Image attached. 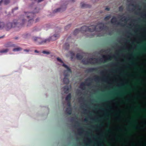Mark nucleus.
Returning <instances> with one entry per match:
<instances>
[{
  "mask_svg": "<svg viewBox=\"0 0 146 146\" xmlns=\"http://www.w3.org/2000/svg\"><path fill=\"white\" fill-rule=\"evenodd\" d=\"M39 11V9L36 8L33 12H25L24 16L27 18L28 21L23 19L21 23L17 22L16 20H14L13 23L8 22L5 24L4 22L0 21V30L5 29L7 31H8L12 27H15L19 25L22 26L27 22V26H30L34 22V19L35 17V13H38Z\"/></svg>",
  "mask_w": 146,
  "mask_h": 146,
  "instance_id": "nucleus-1",
  "label": "nucleus"
},
{
  "mask_svg": "<svg viewBox=\"0 0 146 146\" xmlns=\"http://www.w3.org/2000/svg\"><path fill=\"white\" fill-rule=\"evenodd\" d=\"M97 25H92L88 27L86 26H84L82 27L80 29V31L82 32L88 31L89 32H93L94 31H97L96 29Z\"/></svg>",
  "mask_w": 146,
  "mask_h": 146,
  "instance_id": "nucleus-2",
  "label": "nucleus"
},
{
  "mask_svg": "<svg viewBox=\"0 0 146 146\" xmlns=\"http://www.w3.org/2000/svg\"><path fill=\"white\" fill-rule=\"evenodd\" d=\"M94 59L95 60V61L97 63H98V62H103L102 58L98 59L96 58H91L87 60L83 59L82 60V62L83 64L85 65H88L89 63L93 64H94V62H92V61H93Z\"/></svg>",
  "mask_w": 146,
  "mask_h": 146,
  "instance_id": "nucleus-3",
  "label": "nucleus"
},
{
  "mask_svg": "<svg viewBox=\"0 0 146 146\" xmlns=\"http://www.w3.org/2000/svg\"><path fill=\"white\" fill-rule=\"evenodd\" d=\"M68 70H65L64 71V78L63 79V82L64 84H69V79L68 78V77L70 76V74Z\"/></svg>",
  "mask_w": 146,
  "mask_h": 146,
  "instance_id": "nucleus-4",
  "label": "nucleus"
},
{
  "mask_svg": "<svg viewBox=\"0 0 146 146\" xmlns=\"http://www.w3.org/2000/svg\"><path fill=\"white\" fill-rule=\"evenodd\" d=\"M111 23L113 25H119L121 26H124L125 25V24H124L121 23L120 22H117V18L115 16H113L111 20Z\"/></svg>",
  "mask_w": 146,
  "mask_h": 146,
  "instance_id": "nucleus-5",
  "label": "nucleus"
},
{
  "mask_svg": "<svg viewBox=\"0 0 146 146\" xmlns=\"http://www.w3.org/2000/svg\"><path fill=\"white\" fill-rule=\"evenodd\" d=\"M50 41V39L46 38L44 40L41 38L38 37L37 41V44H41L45 43L46 42H49Z\"/></svg>",
  "mask_w": 146,
  "mask_h": 146,
  "instance_id": "nucleus-6",
  "label": "nucleus"
},
{
  "mask_svg": "<svg viewBox=\"0 0 146 146\" xmlns=\"http://www.w3.org/2000/svg\"><path fill=\"white\" fill-rule=\"evenodd\" d=\"M57 60L58 61L63 64L62 65V66L66 68L68 72H70V73H72V71L70 68L68 67L67 65L64 64L63 62L59 58L57 57Z\"/></svg>",
  "mask_w": 146,
  "mask_h": 146,
  "instance_id": "nucleus-7",
  "label": "nucleus"
},
{
  "mask_svg": "<svg viewBox=\"0 0 146 146\" xmlns=\"http://www.w3.org/2000/svg\"><path fill=\"white\" fill-rule=\"evenodd\" d=\"M104 115H105L106 117L105 118H103V117H100L98 118H97L96 119H92V120L96 121V122H99L101 120L103 119H108L107 117L108 116V114L107 113H106Z\"/></svg>",
  "mask_w": 146,
  "mask_h": 146,
  "instance_id": "nucleus-8",
  "label": "nucleus"
},
{
  "mask_svg": "<svg viewBox=\"0 0 146 146\" xmlns=\"http://www.w3.org/2000/svg\"><path fill=\"white\" fill-rule=\"evenodd\" d=\"M66 8V5H64L62 7L60 8H58L54 10L53 11L54 13H56L57 12H62L64 11Z\"/></svg>",
  "mask_w": 146,
  "mask_h": 146,
  "instance_id": "nucleus-9",
  "label": "nucleus"
},
{
  "mask_svg": "<svg viewBox=\"0 0 146 146\" xmlns=\"http://www.w3.org/2000/svg\"><path fill=\"white\" fill-rule=\"evenodd\" d=\"M91 84L90 83H87V82H85L82 83L80 85V88L83 90H84L85 89V85H86L87 86H89Z\"/></svg>",
  "mask_w": 146,
  "mask_h": 146,
  "instance_id": "nucleus-10",
  "label": "nucleus"
},
{
  "mask_svg": "<svg viewBox=\"0 0 146 146\" xmlns=\"http://www.w3.org/2000/svg\"><path fill=\"white\" fill-rule=\"evenodd\" d=\"M59 34H55L53 36L51 37L48 38L50 39V41H54L56 40L59 37Z\"/></svg>",
  "mask_w": 146,
  "mask_h": 146,
  "instance_id": "nucleus-11",
  "label": "nucleus"
},
{
  "mask_svg": "<svg viewBox=\"0 0 146 146\" xmlns=\"http://www.w3.org/2000/svg\"><path fill=\"white\" fill-rule=\"evenodd\" d=\"M103 58L104 59V63L106 62H107V60H111L112 57L110 55H103Z\"/></svg>",
  "mask_w": 146,
  "mask_h": 146,
  "instance_id": "nucleus-12",
  "label": "nucleus"
},
{
  "mask_svg": "<svg viewBox=\"0 0 146 146\" xmlns=\"http://www.w3.org/2000/svg\"><path fill=\"white\" fill-rule=\"evenodd\" d=\"M5 47H15L16 46L15 44H13L11 42H8L5 45Z\"/></svg>",
  "mask_w": 146,
  "mask_h": 146,
  "instance_id": "nucleus-13",
  "label": "nucleus"
},
{
  "mask_svg": "<svg viewBox=\"0 0 146 146\" xmlns=\"http://www.w3.org/2000/svg\"><path fill=\"white\" fill-rule=\"evenodd\" d=\"M31 36V35L29 33H25L22 36L23 38H30Z\"/></svg>",
  "mask_w": 146,
  "mask_h": 146,
  "instance_id": "nucleus-14",
  "label": "nucleus"
},
{
  "mask_svg": "<svg viewBox=\"0 0 146 146\" xmlns=\"http://www.w3.org/2000/svg\"><path fill=\"white\" fill-rule=\"evenodd\" d=\"M81 6L82 8H86L90 7V5L84 3L83 2H82L80 3Z\"/></svg>",
  "mask_w": 146,
  "mask_h": 146,
  "instance_id": "nucleus-15",
  "label": "nucleus"
},
{
  "mask_svg": "<svg viewBox=\"0 0 146 146\" xmlns=\"http://www.w3.org/2000/svg\"><path fill=\"white\" fill-rule=\"evenodd\" d=\"M98 68H90L88 69V71L89 72H92L94 71H96L98 70Z\"/></svg>",
  "mask_w": 146,
  "mask_h": 146,
  "instance_id": "nucleus-16",
  "label": "nucleus"
},
{
  "mask_svg": "<svg viewBox=\"0 0 146 146\" xmlns=\"http://www.w3.org/2000/svg\"><path fill=\"white\" fill-rule=\"evenodd\" d=\"M98 25H101V26L99 27V29L101 30H103L104 27V24L102 22L99 23Z\"/></svg>",
  "mask_w": 146,
  "mask_h": 146,
  "instance_id": "nucleus-17",
  "label": "nucleus"
},
{
  "mask_svg": "<svg viewBox=\"0 0 146 146\" xmlns=\"http://www.w3.org/2000/svg\"><path fill=\"white\" fill-rule=\"evenodd\" d=\"M71 98V94L70 93L66 96L65 100L67 102L70 101V100Z\"/></svg>",
  "mask_w": 146,
  "mask_h": 146,
  "instance_id": "nucleus-18",
  "label": "nucleus"
},
{
  "mask_svg": "<svg viewBox=\"0 0 146 146\" xmlns=\"http://www.w3.org/2000/svg\"><path fill=\"white\" fill-rule=\"evenodd\" d=\"M76 57L77 59L80 60L82 58L83 56L80 53H77L76 55Z\"/></svg>",
  "mask_w": 146,
  "mask_h": 146,
  "instance_id": "nucleus-19",
  "label": "nucleus"
},
{
  "mask_svg": "<svg viewBox=\"0 0 146 146\" xmlns=\"http://www.w3.org/2000/svg\"><path fill=\"white\" fill-rule=\"evenodd\" d=\"M66 111L69 115L71 114L72 112V110L71 108H66Z\"/></svg>",
  "mask_w": 146,
  "mask_h": 146,
  "instance_id": "nucleus-20",
  "label": "nucleus"
},
{
  "mask_svg": "<svg viewBox=\"0 0 146 146\" xmlns=\"http://www.w3.org/2000/svg\"><path fill=\"white\" fill-rule=\"evenodd\" d=\"M63 89L64 91V93H66L69 90V87L68 86H65L63 88Z\"/></svg>",
  "mask_w": 146,
  "mask_h": 146,
  "instance_id": "nucleus-21",
  "label": "nucleus"
},
{
  "mask_svg": "<svg viewBox=\"0 0 146 146\" xmlns=\"http://www.w3.org/2000/svg\"><path fill=\"white\" fill-rule=\"evenodd\" d=\"M115 65V64L114 63L111 62V63L108 64L107 65H104V66H103L102 67L104 68L105 67H106V66L111 67V66H114Z\"/></svg>",
  "mask_w": 146,
  "mask_h": 146,
  "instance_id": "nucleus-22",
  "label": "nucleus"
},
{
  "mask_svg": "<svg viewBox=\"0 0 146 146\" xmlns=\"http://www.w3.org/2000/svg\"><path fill=\"white\" fill-rule=\"evenodd\" d=\"M69 45L68 43H65L64 45V48L66 50H68L69 49Z\"/></svg>",
  "mask_w": 146,
  "mask_h": 146,
  "instance_id": "nucleus-23",
  "label": "nucleus"
},
{
  "mask_svg": "<svg viewBox=\"0 0 146 146\" xmlns=\"http://www.w3.org/2000/svg\"><path fill=\"white\" fill-rule=\"evenodd\" d=\"M127 122L129 123H135L136 122L135 120L133 119H130L127 120Z\"/></svg>",
  "mask_w": 146,
  "mask_h": 146,
  "instance_id": "nucleus-24",
  "label": "nucleus"
},
{
  "mask_svg": "<svg viewBox=\"0 0 146 146\" xmlns=\"http://www.w3.org/2000/svg\"><path fill=\"white\" fill-rule=\"evenodd\" d=\"M22 48L20 47H17L13 49V51L14 52L22 50Z\"/></svg>",
  "mask_w": 146,
  "mask_h": 146,
  "instance_id": "nucleus-25",
  "label": "nucleus"
},
{
  "mask_svg": "<svg viewBox=\"0 0 146 146\" xmlns=\"http://www.w3.org/2000/svg\"><path fill=\"white\" fill-rule=\"evenodd\" d=\"M80 31H81L80 29H76L74 32V35H76L78 34Z\"/></svg>",
  "mask_w": 146,
  "mask_h": 146,
  "instance_id": "nucleus-26",
  "label": "nucleus"
},
{
  "mask_svg": "<svg viewBox=\"0 0 146 146\" xmlns=\"http://www.w3.org/2000/svg\"><path fill=\"white\" fill-rule=\"evenodd\" d=\"M9 51V49H5L0 51V53H6L8 52Z\"/></svg>",
  "mask_w": 146,
  "mask_h": 146,
  "instance_id": "nucleus-27",
  "label": "nucleus"
},
{
  "mask_svg": "<svg viewBox=\"0 0 146 146\" xmlns=\"http://www.w3.org/2000/svg\"><path fill=\"white\" fill-rule=\"evenodd\" d=\"M38 37H33L32 38L33 40L36 44L37 43V41L38 40Z\"/></svg>",
  "mask_w": 146,
  "mask_h": 146,
  "instance_id": "nucleus-28",
  "label": "nucleus"
},
{
  "mask_svg": "<svg viewBox=\"0 0 146 146\" xmlns=\"http://www.w3.org/2000/svg\"><path fill=\"white\" fill-rule=\"evenodd\" d=\"M9 2V0H3V3L4 4L7 5Z\"/></svg>",
  "mask_w": 146,
  "mask_h": 146,
  "instance_id": "nucleus-29",
  "label": "nucleus"
},
{
  "mask_svg": "<svg viewBox=\"0 0 146 146\" xmlns=\"http://www.w3.org/2000/svg\"><path fill=\"white\" fill-rule=\"evenodd\" d=\"M111 17L110 15L104 18V20L106 21L108 20L111 18Z\"/></svg>",
  "mask_w": 146,
  "mask_h": 146,
  "instance_id": "nucleus-30",
  "label": "nucleus"
},
{
  "mask_svg": "<svg viewBox=\"0 0 146 146\" xmlns=\"http://www.w3.org/2000/svg\"><path fill=\"white\" fill-rule=\"evenodd\" d=\"M123 7L122 5L120 6L119 7V11L120 12L123 11Z\"/></svg>",
  "mask_w": 146,
  "mask_h": 146,
  "instance_id": "nucleus-31",
  "label": "nucleus"
},
{
  "mask_svg": "<svg viewBox=\"0 0 146 146\" xmlns=\"http://www.w3.org/2000/svg\"><path fill=\"white\" fill-rule=\"evenodd\" d=\"M97 143H98V146H102L103 145H104V144H103L102 143L100 142L99 141H98Z\"/></svg>",
  "mask_w": 146,
  "mask_h": 146,
  "instance_id": "nucleus-32",
  "label": "nucleus"
},
{
  "mask_svg": "<svg viewBox=\"0 0 146 146\" xmlns=\"http://www.w3.org/2000/svg\"><path fill=\"white\" fill-rule=\"evenodd\" d=\"M42 52L44 54H50V52H49L46 51H43Z\"/></svg>",
  "mask_w": 146,
  "mask_h": 146,
  "instance_id": "nucleus-33",
  "label": "nucleus"
},
{
  "mask_svg": "<svg viewBox=\"0 0 146 146\" xmlns=\"http://www.w3.org/2000/svg\"><path fill=\"white\" fill-rule=\"evenodd\" d=\"M130 5L131 6L134 7H140V6H139L138 5H134V4L133 3L131 4H130Z\"/></svg>",
  "mask_w": 146,
  "mask_h": 146,
  "instance_id": "nucleus-34",
  "label": "nucleus"
},
{
  "mask_svg": "<svg viewBox=\"0 0 146 146\" xmlns=\"http://www.w3.org/2000/svg\"><path fill=\"white\" fill-rule=\"evenodd\" d=\"M100 78L98 76L96 77L94 79V80L95 81H98L100 80Z\"/></svg>",
  "mask_w": 146,
  "mask_h": 146,
  "instance_id": "nucleus-35",
  "label": "nucleus"
},
{
  "mask_svg": "<svg viewBox=\"0 0 146 146\" xmlns=\"http://www.w3.org/2000/svg\"><path fill=\"white\" fill-rule=\"evenodd\" d=\"M122 93L115 94V95L119 96H121L122 95Z\"/></svg>",
  "mask_w": 146,
  "mask_h": 146,
  "instance_id": "nucleus-36",
  "label": "nucleus"
},
{
  "mask_svg": "<svg viewBox=\"0 0 146 146\" xmlns=\"http://www.w3.org/2000/svg\"><path fill=\"white\" fill-rule=\"evenodd\" d=\"M18 9V7H17L15 8H14L13 9H12V12L13 13L15 10H17Z\"/></svg>",
  "mask_w": 146,
  "mask_h": 146,
  "instance_id": "nucleus-37",
  "label": "nucleus"
},
{
  "mask_svg": "<svg viewBox=\"0 0 146 146\" xmlns=\"http://www.w3.org/2000/svg\"><path fill=\"white\" fill-rule=\"evenodd\" d=\"M67 102H68V103L67 104V105H68V106H69V107H70L71 106L70 101H68Z\"/></svg>",
  "mask_w": 146,
  "mask_h": 146,
  "instance_id": "nucleus-38",
  "label": "nucleus"
},
{
  "mask_svg": "<svg viewBox=\"0 0 146 146\" xmlns=\"http://www.w3.org/2000/svg\"><path fill=\"white\" fill-rule=\"evenodd\" d=\"M70 26H71L70 24L68 25L65 27V29H67V28H69Z\"/></svg>",
  "mask_w": 146,
  "mask_h": 146,
  "instance_id": "nucleus-39",
  "label": "nucleus"
},
{
  "mask_svg": "<svg viewBox=\"0 0 146 146\" xmlns=\"http://www.w3.org/2000/svg\"><path fill=\"white\" fill-rule=\"evenodd\" d=\"M142 49L144 51H145L146 50V48H145L144 47V46H143L142 47Z\"/></svg>",
  "mask_w": 146,
  "mask_h": 146,
  "instance_id": "nucleus-40",
  "label": "nucleus"
},
{
  "mask_svg": "<svg viewBox=\"0 0 146 146\" xmlns=\"http://www.w3.org/2000/svg\"><path fill=\"white\" fill-rule=\"evenodd\" d=\"M129 62H130V63L131 64V65H133L134 64V62L132 61H129Z\"/></svg>",
  "mask_w": 146,
  "mask_h": 146,
  "instance_id": "nucleus-41",
  "label": "nucleus"
},
{
  "mask_svg": "<svg viewBox=\"0 0 146 146\" xmlns=\"http://www.w3.org/2000/svg\"><path fill=\"white\" fill-rule=\"evenodd\" d=\"M88 117L85 118L84 119V121L86 122L87 121H88Z\"/></svg>",
  "mask_w": 146,
  "mask_h": 146,
  "instance_id": "nucleus-42",
  "label": "nucleus"
},
{
  "mask_svg": "<svg viewBox=\"0 0 146 146\" xmlns=\"http://www.w3.org/2000/svg\"><path fill=\"white\" fill-rule=\"evenodd\" d=\"M110 10V9L109 8L106 7L105 8V10H107V11H109Z\"/></svg>",
  "mask_w": 146,
  "mask_h": 146,
  "instance_id": "nucleus-43",
  "label": "nucleus"
},
{
  "mask_svg": "<svg viewBox=\"0 0 146 146\" xmlns=\"http://www.w3.org/2000/svg\"><path fill=\"white\" fill-rule=\"evenodd\" d=\"M142 53V52L141 51H140L137 53V54H141Z\"/></svg>",
  "mask_w": 146,
  "mask_h": 146,
  "instance_id": "nucleus-44",
  "label": "nucleus"
},
{
  "mask_svg": "<svg viewBox=\"0 0 146 146\" xmlns=\"http://www.w3.org/2000/svg\"><path fill=\"white\" fill-rule=\"evenodd\" d=\"M3 2V0H1L0 1V5H1L2 3Z\"/></svg>",
  "mask_w": 146,
  "mask_h": 146,
  "instance_id": "nucleus-45",
  "label": "nucleus"
},
{
  "mask_svg": "<svg viewBox=\"0 0 146 146\" xmlns=\"http://www.w3.org/2000/svg\"><path fill=\"white\" fill-rule=\"evenodd\" d=\"M24 51L27 52H28L29 51V50L24 49Z\"/></svg>",
  "mask_w": 146,
  "mask_h": 146,
  "instance_id": "nucleus-46",
  "label": "nucleus"
},
{
  "mask_svg": "<svg viewBox=\"0 0 146 146\" xmlns=\"http://www.w3.org/2000/svg\"><path fill=\"white\" fill-rule=\"evenodd\" d=\"M115 71V70L113 69H112L110 71V72H114Z\"/></svg>",
  "mask_w": 146,
  "mask_h": 146,
  "instance_id": "nucleus-47",
  "label": "nucleus"
},
{
  "mask_svg": "<svg viewBox=\"0 0 146 146\" xmlns=\"http://www.w3.org/2000/svg\"><path fill=\"white\" fill-rule=\"evenodd\" d=\"M88 142L89 143H90L91 142V140L90 139H88Z\"/></svg>",
  "mask_w": 146,
  "mask_h": 146,
  "instance_id": "nucleus-48",
  "label": "nucleus"
},
{
  "mask_svg": "<svg viewBox=\"0 0 146 146\" xmlns=\"http://www.w3.org/2000/svg\"><path fill=\"white\" fill-rule=\"evenodd\" d=\"M107 108H108V109H110V108H111V107L110 106H107Z\"/></svg>",
  "mask_w": 146,
  "mask_h": 146,
  "instance_id": "nucleus-49",
  "label": "nucleus"
},
{
  "mask_svg": "<svg viewBox=\"0 0 146 146\" xmlns=\"http://www.w3.org/2000/svg\"><path fill=\"white\" fill-rule=\"evenodd\" d=\"M69 1L71 2H74L75 1V0H69Z\"/></svg>",
  "mask_w": 146,
  "mask_h": 146,
  "instance_id": "nucleus-50",
  "label": "nucleus"
},
{
  "mask_svg": "<svg viewBox=\"0 0 146 146\" xmlns=\"http://www.w3.org/2000/svg\"><path fill=\"white\" fill-rule=\"evenodd\" d=\"M39 19H38V18H37V19H36V20L35 22H37L38 21V20H39Z\"/></svg>",
  "mask_w": 146,
  "mask_h": 146,
  "instance_id": "nucleus-51",
  "label": "nucleus"
},
{
  "mask_svg": "<svg viewBox=\"0 0 146 146\" xmlns=\"http://www.w3.org/2000/svg\"><path fill=\"white\" fill-rule=\"evenodd\" d=\"M91 80V78H88V79H87L86 80V81L88 80Z\"/></svg>",
  "mask_w": 146,
  "mask_h": 146,
  "instance_id": "nucleus-52",
  "label": "nucleus"
},
{
  "mask_svg": "<svg viewBox=\"0 0 146 146\" xmlns=\"http://www.w3.org/2000/svg\"><path fill=\"white\" fill-rule=\"evenodd\" d=\"M35 52H36V53H38V52L37 50H35Z\"/></svg>",
  "mask_w": 146,
  "mask_h": 146,
  "instance_id": "nucleus-53",
  "label": "nucleus"
},
{
  "mask_svg": "<svg viewBox=\"0 0 146 146\" xmlns=\"http://www.w3.org/2000/svg\"><path fill=\"white\" fill-rule=\"evenodd\" d=\"M4 35L0 37V38H3L4 37Z\"/></svg>",
  "mask_w": 146,
  "mask_h": 146,
  "instance_id": "nucleus-54",
  "label": "nucleus"
},
{
  "mask_svg": "<svg viewBox=\"0 0 146 146\" xmlns=\"http://www.w3.org/2000/svg\"><path fill=\"white\" fill-rule=\"evenodd\" d=\"M100 110H103V111H105V110L104 109H103V108H101L100 109Z\"/></svg>",
  "mask_w": 146,
  "mask_h": 146,
  "instance_id": "nucleus-55",
  "label": "nucleus"
},
{
  "mask_svg": "<svg viewBox=\"0 0 146 146\" xmlns=\"http://www.w3.org/2000/svg\"><path fill=\"white\" fill-rule=\"evenodd\" d=\"M124 20L127 21V18H125V19Z\"/></svg>",
  "mask_w": 146,
  "mask_h": 146,
  "instance_id": "nucleus-56",
  "label": "nucleus"
},
{
  "mask_svg": "<svg viewBox=\"0 0 146 146\" xmlns=\"http://www.w3.org/2000/svg\"><path fill=\"white\" fill-rule=\"evenodd\" d=\"M137 109H138V110H141V109H140V108L139 107H138L137 108Z\"/></svg>",
  "mask_w": 146,
  "mask_h": 146,
  "instance_id": "nucleus-57",
  "label": "nucleus"
},
{
  "mask_svg": "<svg viewBox=\"0 0 146 146\" xmlns=\"http://www.w3.org/2000/svg\"><path fill=\"white\" fill-rule=\"evenodd\" d=\"M101 129H102V128H101ZM120 129L121 128H119ZM137 129H146V128H136Z\"/></svg>",
  "mask_w": 146,
  "mask_h": 146,
  "instance_id": "nucleus-58",
  "label": "nucleus"
},
{
  "mask_svg": "<svg viewBox=\"0 0 146 146\" xmlns=\"http://www.w3.org/2000/svg\"><path fill=\"white\" fill-rule=\"evenodd\" d=\"M128 86V87H129V88H130L131 89H132V88H131V87H130V86Z\"/></svg>",
  "mask_w": 146,
  "mask_h": 146,
  "instance_id": "nucleus-59",
  "label": "nucleus"
},
{
  "mask_svg": "<svg viewBox=\"0 0 146 146\" xmlns=\"http://www.w3.org/2000/svg\"><path fill=\"white\" fill-rule=\"evenodd\" d=\"M15 39H17L18 38L17 37H15Z\"/></svg>",
  "mask_w": 146,
  "mask_h": 146,
  "instance_id": "nucleus-60",
  "label": "nucleus"
},
{
  "mask_svg": "<svg viewBox=\"0 0 146 146\" xmlns=\"http://www.w3.org/2000/svg\"><path fill=\"white\" fill-rule=\"evenodd\" d=\"M127 1L128 2H130L131 1V0H127Z\"/></svg>",
  "mask_w": 146,
  "mask_h": 146,
  "instance_id": "nucleus-61",
  "label": "nucleus"
},
{
  "mask_svg": "<svg viewBox=\"0 0 146 146\" xmlns=\"http://www.w3.org/2000/svg\"><path fill=\"white\" fill-rule=\"evenodd\" d=\"M138 81H142V80H138Z\"/></svg>",
  "mask_w": 146,
  "mask_h": 146,
  "instance_id": "nucleus-62",
  "label": "nucleus"
},
{
  "mask_svg": "<svg viewBox=\"0 0 146 146\" xmlns=\"http://www.w3.org/2000/svg\"><path fill=\"white\" fill-rule=\"evenodd\" d=\"M143 110H146L145 109H143Z\"/></svg>",
  "mask_w": 146,
  "mask_h": 146,
  "instance_id": "nucleus-63",
  "label": "nucleus"
},
{
  "mask_svg": "<svg viewBox=\"0 0 146 146\" xmlns=\"http://www.w3.org/2000/svg\"><path fill=\"white\" fill-rule=\"evenodd\" d=\"M86 145H88V143H86Z\"/></svg>",
  "mask_w": 146,
  "mask_h": 146,
  "instance_id": "nucleus-64",
  "label": "nucleus"
}]
</instances>
